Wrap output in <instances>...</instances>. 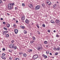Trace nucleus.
Listing matches in <instances>:
<instances>
[{
	"label": "nucleus",
	"instance_id": "f257e3e1",
	"mask_svg": "<svg viewBox=\"0 0 60 60\" xmlns=\"http://www.w3.org/2000/svg\"><path fill=\"white\" fill-rule=\"evenodd\" d=\"M8 8L11 10L13 9V7L11 4H8Z\"/></svg>",
	"mask_w": 60,
	"mask_h": 60
},
{
	"label": "nucleus",
	"instance_id": "f03ea898",
	"mask_svg": "<svg viewBox=\"0 0 60 60\" xmlns=\"http://www.w3.org/2000/svg\"><path fill=\"white\" fill-rule=\"evenodd\" d=\"M40 6L39 5H38L35 8V10H38L40 9Z\"/></svg>",
	"mask_w": 60,
	"mask_h": 60
},
{
	"label": "nucleus",
	"instance_id": "7ed1b4c3",
	"mask_svg": "<svg viewBox=\"0 0 60 60\" xmlns=\"http://www.w3.org/2000/svg\"><path fill=\"white\" fill-rule=\"evenodd\" d=\"M38 56L37 55V54L35 55H34V56H33V58L34 59H36L38 58Z\"/></svg>",
	"mask_w": 60,
	"mask_h": 60
},
{
	"label": "nucleus",
	"instance_id": "20e7f679",
	"mask_svg": "<svg viewBox=\"0 0 60 60\" xmlns=\"http://www.w3.org/2000/svg\"><path fill=\"white\" fill-rule=\"evenodd\" d=\"M42 47H38L37 48V49L38 50H41L42 49Z\"/></svg>",
	"mask_w": 60,
	"mask_h": 60
},
{
	"label": "nucleus",
	"instance_id": "39448f33",
	"mask_svg": "<svg viewBox=\"0 0 60 60\" xmlns=\"http://www.w3.org/2000/svg\"><path fill=\"white\" fill-rule=\"evenodd\" d=\"M14 45L13 44H11L9 46V47L10 48H13L14 46Z\"/></svg>",
	"mask_w": 60,
	"mask_h": 60
},
{
	"label": "nucleus",
	"instance_id": "423d86ee",
	"mask_svg": "<svg viewBox=\"0 0 60 60\" xmlns=\"http://www.w3.org/2000/svg\"><path fill=\"white\" fill-rule=\"evenodd\" d=\"M47 4H48V5H50L51 4V3L49 1V0L47 1Z\"/></svg>",
	"mask_w": 60,
	"mask_h": 60
},
{
	"label": "nucleus",
	"instance_id": "0eeeda50",
	"mask_svg": "<svg viewBox=\"0 0 60 60\" xmlns=\"http://www.w3.org/2000/svg\"><path fill=\"white\" fill-rule=\"evenodd\" d=\"M16 34H17L18 33V30L17 29H15L14 30Z\"/></svg>",
	"mask_w": 60,
	"mask_h": 60
},
{
	"label": "nucleus",
	"instance_id": "6e6552de",
	"mask_svg": "<svg viewBox=\"0 0 60 60\" xmlns=\"http://www.w3.org/2000/svg\"><path fill=\"white\" fill-rule=\"evenodd\" d=\"M29 20L28 19H26L25 20V22L27 24H28L29 23Z\"/></svg>",
	"mask_w": 60,
	"mask_h": 60
},
{
	"label": "nucleus",
	"instance_id": "1a4fd4ad",
	"mask_svg": "<svg viewBox=\"0 0 60 60\" xmlns=\"http://www.w3.org/2000/svg\"><path fill=\"white\" fill-rule=\"evenodd\" d=\"M56 22L57 23H59L60 22V21H59V20H58L57 19L56 20Z\"/></svg>",
	"mask_w": 60,
	"mask_h": 60
},
{
	"label": "nucleus",
	"instance_id": "9d476101",
	"mask_svg": "<svg viewBox=\"0 0 60 60\" xmlns=\"http://www.w3.org/2000/svg\"><path fill=\"white\" fill-rule=\"evenodd\" d=\"M21 19L22 20H25V16H22V17Z\"/></svg>",
	"mask_w": 60,
	"mask_h": 60
},
{
	"label": "nucleus",
	"instance_id": "9b49d317",
	"mask_svg": "<svg viewBox=\"0 0 60 60\" xmlns=\"http://www.w3.org/2000/svg\"><path fill=\"white\" fill-rule=\"evenodd\" d=\"M29 7H30V8H31L33 7V6H32V4H29Z\"/></svg>",
	"mask_w": 60,
	"mask_h": 60
},
{
	"label": "nucleus",
	"instance_id": "f8f14e48",
	"mask_svg": "<svg viewBox=\"0 0 60 60\" xmlns=\"http://www.w3.org/2000/svg\"><path fill=\"white\" fill-rule=\"evenodd\" d=\"M32 39L33 41H35V37L33 36L32 37Z\"/></svg>",
	"mask_w": 60,
	"mask_h": 60
},
{
	"label": "nucleus",
	"instance_id": "ddd939ff",
	"mask_svg": "<svg viewBox=\"0 0 60 60\" xmlns=\"http://www.w3.org/2000/svg\"><path fill=\"white\" fill-rule=\"evenodd\" d=\"M9 37V35L8 34H7L6 35V37L8 38Z\"/></svg>",
	"mask_w": 60,
	"mask_h": 60
},
{
	"label": "nucleus",
	"instance_id": "4468645a",
	"mask_svg": "<svg viewBox=\"0 0 60 60\" xmlns=\"http://www.w3.org/2000/svg\"><path fill=\"white\" fill-rule=\"evenodd\" d=\"M50 21L51 23H55V22H54V21H53V20H51Z\"/></svg>",
	"mask_w": 60,
	"mask_h": 60
},
{
	"label": "nucleus",
	"instance_id": "2eb2a0df",
	"mask_svg": "<svg viewBox=\"0 0 60 60\" xmlns=\"http://www.w3.org/2000/svg\"><path fill=\"white\" fill-rule=\"evenodd\" d=\"M7 27H10V25L9 24H7Z\"/></svg>",
	"mask_w": 60,
	"mask_h": 60
},
{
	"label": "nucleus",
	"instance_id": "dca6fc26",
	"mask_svg": "<svg viewBox=\"0 0 60 60\" xmlns=\"http://www.w3.org/2000/svg\"><path fill=\"white\" fill-rule=\"evenodd\" d=\"M13 49H17V46H14V47H13Z\"/></svg>",
	"mask_w": 60,
	"mask_h": 60
},
{
	"label": "nucleus",
	"instance_id": "f3484780",
	"mask_svg": "<svg viewBox=\"0 0 60 60\" xmlns=\"http://www.w3.org/2000/svg\"><path fill=\"white\" fill-rule=\"evenodd\" d=\"M47 43L48 42L47 41H45L44 42V44H47Z\"/></svg>",
	"mask_w": 60,
	"mask_h": 60
},
{
	"label": "nucleus",
	"instance_id": "a211bd4d",
	"mask_svg": "<svg viewBox=\"0 0 60 60\" xmlns=\"http://www.w3.org/2000/svg\"><path fill=\"white\" fill-rule=\"evenodd\" d=\"M23 56H24V57H26V54H23Z\"/></svg>",
	"mask_w": 60,
	"mask_h": 60
},
{
	"label": "nucleus",
	"instance_id": "6ab92c4d",
	"mask_svg": "<svg viewBox=\"0 0 60 60\" xmlns=\"http://www.w3.org/2000/svg\"><path fill=\"white\" fill-rule=\"evenodd\" d=\"M1 58H2V59H3L5 60V59H6V58H5V57H2Z\"/></svg>",
	"mask_w": 60,
	"mask_h": 60
},
{
	"label": "nucleus",
	"instance_id": "aec40b11",
	"mask_svg": "<svg viewBox=\"0 0 60 60\" xmlns=\"http://www.w3.org/2000/svg\"><path fill=\"white\" fill-rule=\"evenodd\" d=\"M24 32L25 34H26L27 33V31H26L25 30H24Z\"/></svg>",
	"mask_w": 60,
	"mask_h": 60
},
{
	"label": "nucleus",
	"instance_id": "412c9836",
	"mask_svg": "<svg viewBox=\"0 0 60 60\" xmlns=\"http://www.w3.org/2000/svg\"><path fill=\"white\" fill-rule=\"evenodd\" d=\"M3 34H6V31H4L3 32Z\"/></svg>",
	"mask_w": 60,
	"mask_h": 60
},
{
	"label": "nucleus",
	"instance_id": "4be33fe9",
	"mask_svg": "<svg viewBox=\"0 0 60 60\" xmlns=\"http://www.w3.org/2000/svg\"><path fill=\"white\" fill-rule=\"evenodd\" d=\"M49 51H47L46 52V53L47 54H49Z\"/></svg>",
	"mask_w": 60,
	"mask_h": 60
},
{
	"label": "nucleus",
	"instance_id": "5701e85b",
	"mask_svg": "<svg viewBox=\"0 0 60 60\" xmlns=\"http://www.w3.org/2000/svg\"><path fill=\"white\" fill-rule=\"evenodd\" d=\"M32 51V50H31V49H29L28 50V52H31Z\"/></svg>",
	"mask_w": 60,
	"mask_h": 60
},
{
	"label": "nucleus",
	"instance_id": "b1692460",
	"mask_svg": "<svg viewBox=\"0 0 60 60\" xmlns=\"http://www.w3.org/2000/svg\"><path fill=\"white\" fill-rule=\"evenodd\" d=\"M19 58H15V60H19Z\"/></svg>",
	"mask_w": 60,
	"mask_h": 60
},
{
	"label": "nucleus",
	"instance_id": "393cba45",
	"mask_svg": "<svg viewBox=\"0 0 60 60\" xmlns=\"http://www.w3.org/2000/svg\"><path fill=\"white\" fill-rule=\"evenodd\" d=\"M58 52H57L56 53H55L54 54L55 56H56L58 55Z\"/></svg>",
	"mask_w": 60,
	"mask_h": 60
},
{
	"label": "nucleus",
	"instance_id": "a878e982",
	"mask_svg": "<svg viewBox=\"0 0 60 60\" xmlns=\"http://www.w3.org/2000/svg\"><path fill=\"white\" fill-rule=\"evenodd\" d=\"M59 49H60V47H58L57 49V50H59Z\"/></svg>",
	"mask_w": 60,
	"mask_h": 60
},
{
	"label": "nucleus",
	"instance_id": "bb28decb",
	"mask_svg": "<svg viewBox=\"0 0 60 60\" xmlns=\"http://www.w3.org/2000/svg\"><path fill=\"white\" fill-rule=\"evenodd\" d=\"M4 29H5V30H7V29L5 27L4 28Z\"/></svg>",
	"mask_w": 60,
	"mask_h": 60
},
{
	"label": "nucleus",
	"instance_id": "cd10ccee",
	"mask_svg": "<svg viewBox=\"0 0 60 60\" xmlns=\"http://www.w3.org/2000/svg\"><path fill=\"white\" fill-rule=\"evenodd\" d=\"M19 55H22L23 54V53L22 52H20L19 53Z\"/></svg>",
	"mask_w": 60,
	"mask_h": 60
},
{
	"label": "nucleus",
	"instance_id": "c85d7f7f",
	"mask_svg": "<svg viewBox=\"0 0 60 60\" xmlns=\"http://www.w3.org/2000/svg\"><path fill=\"white\" fill-rule=\"evenodd\" d=\"M37 26L38 28H40V27H39V25H37Z\"/></svg>",
	"mask_w": 60,
	"mask_h": 60
},
{
	"label": "nucleus",
	"instance_id": "c756f323",
	"mask_svg": "<svg viewBox=\"0 0 60 60\" xmlns=\"http://www.w3.org/2000/svg\"><path fill=\"white\" fill-rule=\"evenodd\" d=\"M22 5L23 6H25V4L24 3H22Z\"/></svg>",
	"mask_w": 60,
	"mask_h": 60
},
{
	"label": "nucleus",
	"instance_id": "7c9ffc66",
	"mask_svg": "<svg viewBox=\"0 0 60 60\" xmlns=\"http://www.w3.org/2000/svg\"><path fill=\"white\" fill-rule=\"evenodd\" d=\"M42 26L43 27H45V24H43L42 25Z\"/></svg>",
	"mask_w": 60,
	"mask_h": 60
},
{
	"label": "nucleus",
	"instance_id": "2f4dec72",
	"mask_svg": "<svg viewBox=\"0 0 60 60\" xmlns=\"http://www.w3.org/2000/svg\"><path fill=\"white\" fill-rule=\"evenodd\" d=\"M12 5V6H13V5H14V3H12V4H11V3H10Z\"/></svg>",
	"mask_w": 60,
	"mask_h": 60
},
{
	"label": "nucleus",
	"instance_id": "473e14b6",
	"mask_svg": "<svg viewBox=\"0 0 60 60\" xmlns=\"http://www.w3.org/2000/svg\"><path fill=\"white\" fill-rule=\"evenodd\" d=\"M2 50H3V51H5V48H4Z\"/></svg>",
	"mask_w": 60,
	"mask_h": 60
},
{
	"label": "nucleus",
	"instance_id": "72a5a7b5",
	"mask_svg": "<svg viewBox=\"0 0 60 60\" xmlns=\"http://www.w3.org/2000/svg\"><path fill=\"white\" fill-rule=\"evenodd\" d=\"M42 5L43 6H45V4L44 3Z\"/></svg>",
	"mask_w": 60,
	"mask_h": 60
},
{
	"label": "nucleus",
	"instance_id": "f704fd0d",
	"mask_svg": "<svg viewBox=\"0 0 60 60\" xmlns=\"http://www.w3.org/2000/svg\"><path fill=\"white\" fill-rule=\"evenodd\" d=\"M2 55L3 56H4L5 55V54L4 53H3L2 54Z\"/></svg>",
	"mask_w": 60,
	"mask_h": 60
},
{
	"label": "nucleus",
	"instance_id": "c9c22d12",
	"mask_svg": "<svg viewBox=\"0 0 60 60\" xmlns=\"http://www.w3.org/2000/svg\"><path fill=\"white\" fill-rule=\"evenodd\" d=\"M14 42V40H12L11 41V42L12 43H13V42Z\"/></svg>",
	"mask_w": 60,
	"mask_h": 60
},
{
	"label": "nucleus",
	"instance_id": "e433bc0d",
	"mask_svg": "<svg viewBox=\"0 0 60 60\" xmlns=\"http://www.w3.org/2000/svg\"><path fill=\"white\" fill-rule=\"evenodd\" d=\"M3 24H4V25H5L6 23L4 22H3Z\"/></svg>",
	"mask_w": 60,
	"mask_h": 60
},
{
	"label": "nucleus",
	"instance_id": "4c0bfd02",
	"mask_svg": "<svg viewBox=\"0 0 60 60\" xmlns=\"http://www.w3.org/2000/svg\"><path fill=\"white\" fill-rule=\"evenodd\" d=\"M45 58H47V56H45L44 57Z\"/></svg>",
	"mask_w": 60,
	"mask_h": 60
},
{
	"label": "nucleus",
	"instance_id": "58836bf2",
	"mask_svg": "<svg viewBox=\"0 0 60 60\" xmlns=\"http://www.w3.org/2000/svg\"><path fill=\"white\" fill-rule=\"evenodd\" d=\"M48 32L49 33H50V30H48Z\"/></svg>",
	"mask_w": 60,
	"mask_h": 60
},
{
	"label": "nucleus",
	"instance_id": "ea45409f",
	"mask_svg": "<svg viewBox=\"0 0 60 60\" xmlns=\"http://www.w3.org/2000/svg\"><path fill=\"white\" fill-rule=\"evenodd\" d=\"M56 36L57 37H59V35H56Z\"/></svg>",
	"mask_w": 60,
	"mask_h": 60
},
{
	"label": "nucleus",
	"instance_id": "a19ab883",
	"mask_svg": "<svg viewBox=\"0 0 60 60\" xmlns=\"http://www.w3.org/2000/svg\"><path fill=\"white\" fill-rule=\"evenodd\" d=\"M9 60H11L12 59L11 57H10V58H9Z\"/></svg>",
	"mask_w": 60,
	"mask_h": 60
},
{
	"label": "nucleus",
	"instance_id": "79ce46f5",
	"mask_svg": "<svg viewBox=\"0 0 60 60\" xmlns=\"http://www.w3.org/2000/svg\"><path fill=\"white\" fill-rule=\"evenodd\" d=\"M38 34H40V32L39 31H38Z\"/></svg>",
	"mask_w": 60,
	"mask_h": 60
},
{
	"label": "nucleus",
	"instance_id": "37998d69",
	"mask_svg": "<svg viewBox=\"0 0 60 60\" xmlns=\"http://www.w3.org/2000/svg\"><path fill=\"white\" fill-rule=\"evenodd\" d=\"M9 52H11V50L10 49L9 50Z\"/></svg>",
	"mask_w": 60,
	"mask_h": 60
},
{
	"label": "nucleus",
	"instance_id": "c03bdc74",
	"mask_svg": "<svg viewBox=\"0 0 60 60\" xmlns=\"http://www.w3.org/2000/svg\"><path fill=\"white\" fill-rule=\"evenodd\" d=\"M2 1L1 0H0V4H1V3H2Z\"/></svg>",
	"mask_w": 60,
	"mask_h": 60
},
{
	"label": "nucleus",
	"instance_id": "a18cd8bd",
	"mask_svg": "<svg viewBox=\"0 0 60 60\" xmlns=\"http://www.w3.org/2000/svg\"><path fill=\"white\" fill-rule=\"evenodd\" d=\"M31 43H33V41H30Z\"/></svg>",
	"mask_w": 60,
	"mask_h": 60
},
{
	"label": "nucleus",
	"instance_id": "49530a36",
	"mask_svg": "<svg viewBox=\"0 0 60 60\" xmlns=\"http://www.w3.org/2000/svg\"><path fill=\"white\" fill-rule=\"evenodd\" d=\"M13 26H14V27H16V24H14L13 25Z\"/></svg>",
	"mask_w": 60,
	"mask_h": 60
},
{
	"label": "nucleus",
	"instance_id": "de8ad7c7",
	"mask_svg": "<svg viewBox=\"0 0 60 60\" xmlns=\"http://www.w3.org/2000/svg\"><path fill=\"white\" fill-rule=\"evenodd\" d=\"M25 27L24 26H23L22 28V29H24V28H25Z\"/></svg>",
	"mask_w": 60,
	"mask_h": 60
},
{
	"label": "nucleus",
	"instance_id": "09e8293b",
	"mask_svg": "<svg viewBox=\"0 0 60 60\" xmlns=\"http://www.w3.org/2000/svg\"><path fill=\"white\" fill-rule=\"evenodd\" d=\"M23 26H20V27L21 28H22V27H23Z\"/></svg>",
	"mask_w": 60,
	"mask_h": 60
},
{
	"label": "nucleus",
	"instance_id": "8fccbe9b",
	"mask_svg": "<svg viewBox=\"0 0 60 60\" xmlns=\"http://www.w3.org/2000/svg\"><path fill=\"white\" fill-rule=\"evenodd\" d=\"M17 7H15V10H17Z\"/></svg>",
	"mask_w": 60,
	"mask_h": 60
},
{
	"label": "nucleus",
	"instance_id": "3c124183",
	"mask_svg": "<svg viewBox=\"0 0 60 60\" xmlns=\"http://www.w3.org/2000/svg\"><path fill=\"white\" fill-rule=\"evenodd\" d=\"M49 54L50 55H52V54L51 53H50Z\"/></svg>",
	"mask_w": 60,
	"mask_h": 60
},
{
	"label": "nucleus",
	"instance_id": "603ef678",
	"mask_svg": "<svg viewBox=\"0 0 60 60\" xmlns=\"http://www.w3.org/2000/svg\"><path fill=\"white\" fill-rule=\"evenodd\" d=\"M0 20H3V18H1L0 19Z\"/></svg>",
	"mask_w": 60,
	"mask_h": 60
},
{
	"label": "nucleus",
	"instance_id": "864d4df0",
	"mask_svg": "<svg viewBox=\"0 0 60 60\" xmlns=\"http://www.w3.org/2000/svg\"><path fill=\"white\" fill-rule=\"evenodd\" d=\"M45 55H42V56H43V57H45Z\"/></svg>",
	"mask_w": 60,
	"mask_h": 60
},
{
	"label": "nucleus",
	"instance_id": "5fc2aeb1",
	"mask_svg": "<svg viewBox=\"0 0 60 60\" xmlns=\"http://www.w3.org/2000/svg\"><path fill=\"white\" fill-rule=\"evenodd\" d=\"M16 23H18V21L17 20H16Z\"/></svg>",
	"mask_w": 60,
	"mask_h": 60
},
{
	"label": "nucleus",
	"instance_id": "6e6d98bb",
	"mask_svg": "<svg viewBox=\"0 0 60 60\" xmlns=\"http://www.w3.org/2000/svg\"><path fill=\"white\" fill-rule=\"evenodd\" d=\"M53 32H54V33H56V30H54Z\"/></svg>",
	"mask_w": 60,
	"mask_h": 60
},
{
	"label": "nucleus",
	"instance_id": "4d7b16f0",
	"mask_svg": "<svg viewBox=\"0 0 60 60\" xmlns=\"http://www.w3.org/2000/svg\"><path fill=\"white\" fill-rule=\"evenodd\" d=\"M7 15H9V14L8 13H7Z\"/></svg>",
	"mask_w": 60,
	"mask_h": 60
},
{
	"label": "nucleus",
	"instance_id": "13d9d810",
	"mask_svg": "<svg viewBox=\"0 0 60 60\" xmlns=\"http://www.w3.org/2000/svg\"><path fill=\"white\" fill-rule=\"evenodd\" d=\"M13 20H15V18H13Z\"/></svg>",
	"mask_w": 60,
	"mask_h": 60
},
{
	"label": "nucleus",
	"instance_id": "bf43d9fd",
	"mask_svg": "<svg viewBox=\"0 0 60 60\" xmlns=\"http://www.w3.org/2000/svg\"><path fill=\"white\" fill-rule=\"evenodd\" d=\"M30 35H32V33H30Z\"/></svg>",
	"mask_w": 60,
	"mask_h": 60
},
{
	"label": "nucleus",
	"instance_id": "052dcab7",
	"mask_svg": "<svg viewBox=\"0 0 60 60\" xmlns=\"http://www.w3.org/2000/svg\"><path fill=\"white\" fill-rule=\"evenodd\" d=\"M6 33H8V31H6Z\"/></svg>",
	"mask_w": 60,
	"mask_h": 60
},
{
	"label": "nucleus",
	"instance_id": "680f3d73",
	"mask_svg": "<svg viewBox=\"0 0 60 60\" xmlns=\"http://www.w3.org/2000/svg\"><path fill=\"white\" fill-rule=\"evenodd\" d=\"M15 53V54H16V53H15H15Z\"/></svg>",
	"mask_w": 60,
	"mask_h": 60
},
{
	"label": "nucleus",
	"instance_id": "e2e57ef3",
	"mask_svg": "<svg viewBox=\"0 0 60 60\" xmlns=\"http://www.w3.org/2000/svg\"><path fill=\"white\" fill-rule=\"evenodd\" d=\"M3 1H5V0H3Z\"/></svg>",
	"mask_w": 60,
	"mask_h": 60
},
{
	"label": "nucleus",
	"instance_id": "0e129e2a",
	"mask_svg": "<svg viewBox=\"0 0 60 60\" xmlns=\"http://www.w3.org/2000/svg\"><path fill=\"white\" fill-rule=\"evenodd\" d=\"M57 3H58V2L57 1Z\"/></svg>",
	"mask_w": 60,
	"mask_h": 60
},
{
	"label": "nucleus",
	"instance_id": "69168bd1",
	"mask_svg": "<svg viewBox=\"0 0 60 60\" xmlns=\"http://www.w3.org/2000/svg\"><path fill=\"white\" fill-rule=\"evenodd\" d=\"M54 49H55V48H54Z\"/></svg>",
	"mask_w": 60,
	"mask_h": 60
},
{
	"label": "nucleus",
	"instance_id": "338daca9",
	"mask_svg": "<svg viewBox=\"0 0 60 60\" xmlns=\"http://www.w3.org/2000/svg\"><path fill=\"white\" fill-rule=\"evenodd\" d=\"M1 52V51H0V53Z\"/></svg>",
	"mask_w": 60,
	"mask_h": 60
},
{
	"label": "nucleus",
	"instance_id": "774afa93",
	"mask_svg": "<svg viewBox=\"0 0 60 60\" xmlns=\"http://www.w3.org/2000/svg\"><path fill=\"white\" fill-rule=\"evenodd\" d=\"M59 46H60V45H59Z\"/></svg>",
	"mask_w": 60,
	"mask_h": 60
}]
</instances>
